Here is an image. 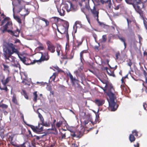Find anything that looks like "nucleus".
Here are the masks:
<instances>
[{
  "label": "nucleus",
  "instance_id": "1",
  "mask_svg": "<svg viewBox=\"0 0 147 147\" xmlns=\"http://www.w3.org/2000/svg\"><path fill=\"white\" fill-rule=\"evenodd\" d=\"M5 47L4 49L3 56L6 63H9L10 62L15 63L16 60V58L12 56L14 53L18 54L19 52L17 49L15 48V46L13 43L8 42L4 44Z\"/></svg>",
  "mask_w": 147,
  "mask_h": 147
},
{
  "label": "nucleus",
  "instance_id": "2",
  "mask_svg": "<svg viewBox=\"0 0 147 147\" xmlns=\"http://www.w3.org/2000/svg\"><path fill=\"white\" fill-rule=\"evenodd\" d=\"M106 88L105 89L102 88L106 93L107 95L109 96L110 100L109 101V109L112 111H115L118 107L117 105L115 102V100L116 99V96L114 94L115 90L113 86L112 85L107 86L106 84L105 86Z\"/></svg>",
  "mask_w": 147,
  "mask_h": 147
},
{
  "label": "nucleus",
  "instance_id": "3",
  "mask_svg": "<svg viewBox=\"0 0 147 147\" xmlns=\"http://www.w3.org/2000/svg\"><path fill=\"white\" fill-rule=\"evenodd\" d=\"M13 6V12L16 11L17 13H20L23 8L25 9V2L22 0H11Z\"/></svg>",
  "mask_w": 147,
  "mask_h": 147
},
{
  "label": "nucleus",
  "instance_id": "4",
  "mask_svg": "<svg viewBox=\"0 0 147 147\" xmlns=\"http://www.w3.org/2000/svg\"><path fill=\"white\" fill-rule=\"evenodd\" d=\"M53 25L56 27V28H55V30H54L55 33V34L56 36H57V35L56 32V29L57 30V31L59 33L62 34H65L66 37L67 39L69 38V35L68 34V29L66 28L63 26H61V31L59 30L58 26L56 24H54V25L53 24L52 26V27L53 28Z\"/></svg>",
  "mask_w": 147,
  "mask_h": 147
},
{
  "label": "nucleus",
  "instance_id": "5",
  "mask_svg": "<svg viewBox=\"0 0 147 147\" xmlns=\"http://www.w3.org/2000/svg\"><path fill=\"white\" fill-rule=\"evenodd\" d=\"M11 79V77L9 76L5 79L4 80H2L1 81L2 84L4 85V87L3 88L0 87V89L1 90H4L5 92H7L8 90L7 87L6 85L10 81Z\"/></svg>",
  "mask_w": 147,
  "mask_h": 147
},
{
  "label": "nucleus",
  "instance_id": "6",
  "mask_svg": "<svg viewBox=\"0 0 147 147\" xmlns=\"http://www.w3.org/2000/svg\"><path fill=\"white\" fill-rule=\"evenodd\" d=\"M26 124L30 127L35 132L38 133L42 131L43 130V127L42 126H40V124H38V126L36 127L28 124L26 123Z\"/></svg>",
  "mask_w": 147,
  "mask_h": 147
},
{
  "label": "nucleus",
  "instance_id": "7",
  "mask_svg": "<svg viewBox=\"0 0 147 147\" xmlns=\"http://www.w3.org/2000/svg\"><path fill=\"white\" fill-rule=\"evenodd\" d=\"M48 50L51 53H54L55 51V46L49 40L46 42Z\"/></svg>",
  "mask_w": 147,
  "mask_h": 147
},
{
  "label": "nucleus",
  "instance_id": "8",
  "mask_svg": "<svg viewBox=\"0 0 147 147\" xmlns=\"http://www.w3.org/2000/svg\"><path fill=\"white\" fill-rule=\"evenodd\" d=\"M40 53L41 54V55L40 59L37 60V62H41L45 61H47L49 59V56L48 52H46L44 53L40 52Z\"/></svg>",
  "mask_w": 147,
  "mask_h": 147
},
{
  "label": "nucleus",
  "instance_id": "9",
  "mask_svg": "<svg viewBox=\"0 0 147 147\" xmlns=\"http://www.w3.org/2000/svg\"><path fill=\"white\" fill-rule=\"evenodd\" d=\"M12 29V24L11 21H8L5 25L3 26V32H8L9 30H11Z\"/></svg>",
  "mask_w": 147,
  "mask_h": 147
},
{
  "label": "nucleus",
  "instance_id": "10",
  "mask_svg": "<svg viewBox=\"0 0 147 147\" xmlns=\"http://www.w3.org/2000/svg\"><path fill=\"white\" fill-rule=\"evenodd\" d=\"M90 11L94 17L95 18H96L97 21L98 22L99 20L98 11L96 10V7L94 6L93 7V9H90Z\"/></svg>",
  "mask_w": 147,
  "mask_h": 147
},
{
  "label": "nucleus",
  "instance_id": "11",
  "mask_svg": "<svg viewBox=\"0 0 147 147\" xmlns=\"http://www.w3.org/2000/svg\"><path fill=\"white\" fill-rule=\"evenodd\" d=\"M67 76H69L70 79L71 83L73 85H75V82L78 81V79H76L75 78H74L70 72H69L67 74Z\"/></svg>",
  "mask_w": 147,
  "mask_h": 147
},
{
  "label": "nucleus",
  "instance_id": "12",
  "mask_svg": "<svg viewBox=\"0 0 147 147\" xmlns=\"http://www.w3.org/2000/svg\"><path fill=\"white\" fill-rule=\"evenodd\" d=\"M82 44V42H79L78 40H74L73 43V49L76 50L77 48H79V46Z\"/></svg>",
  "mask_w": 147,
  "mask_h": 147
},
{
  "label": "nucleus",
  "instance_id": "13",
  "mask_svg": "<svg viewBox=\"0 0 147 147\" xmlns=\"http://www.w3.org/2000/svg\"><path fill=\"white\" fill-rule=\"evenodd\" d=\"M105 102V100L102 99H96L95 100V104L99 107L102 105Z\"/></svg>",
  "mask_w": 147,
  "mask_h": 147
},
{
  "label": "nucleus",
  "instance_id": "14",
  "mask_svg": "<svg viewBox=\"0 0 147 147\" xmlns=\"http://www.w3.org/2000/svg\"><path fill=\"white\" fill-rule=\"evenodd\" d=\"M20 30L18 29H17L16 30L14 31L12 30H9L8 32L10 33L13 36H14L16 37H18L19 36Z\"/></svg>",
  "mask_w": 147,
  "mask_h": 147
},
{
  "label": "nucleus",
  "instance_id": "15",
  "mask_svg": "<svg viewBox=\"0 0 147 147\" xmlns=\"http://www.w3.org/2000/svg\"><path fill=\"white\" fill-rule=\"evenodd\" d=\"M88 53V51L87 50H84L82 51L80 53V59L81 62L83 63L84 61V55L85 53Z\"/></svg>",
  "mask_w": 147,
  "mask_h": 147
},
{
  "label": "nucleus",
  "instance_id": "16",
  "mask_svg": "<svg viewBox=\"0 0 147 147\" xmlns=\"http://www.w3.org/2000/svg\"><path fill=\"white\" fill-rule=\"evenodd\" d=\"M126 2L129 4H133L134 3H135L137 4L140 3L141 2L140 0H134L133 1L131 0H125Z\"/></svg>",
  "mask_w": 147,
  "mask_h": 147
},
{
  "label": "nucleus",
  "instance_id": "17",
  "mask_svg": "<svg viewBox=\"0 0 147 147\" xmlns=\"http://www.w3.org/2000/svg\"><path fill=\"white\" fill-rule=\"evenodd\" d=\"M77 132H76L75 133H74L73 134H72V136L73 137H74L76 136L77 137H80L83 135L84 133V131H83V130H82V131H79L78 132L79 133V134H78L77 135L76 134V133Z\"/></svg>",
  "mask_w": 147,
  "mask_h": 147
},
{
  "label": "nucleus",
  "instance_id": "18",
  "mask_svg": "<svg viewBox=\"0 0 147 147\" xmlns=\"http://www.w3.org/2000/svg\"><path fill=\"white\" fill-rule=\"evenodd\" d=\"M37 61L36 60H34L33 61H32L30 59H29L28 58H27L25 64L26 65H29L30 64H33L36 62H37Z\"/></svg>",
  "mask_w": 147,
  "mask_h": 147
},
{
  "label": "nucleus",
  "instance_id": "19",
  "mask_svg": "<svg viewBox=\"0 0 147 147\" xmlns=\"http://www.w3.org/2000/svg\"><path fill=\"white\" fill-rule=\"evenodd\" d=\"M66 55H67L68 59H71L73 58L74 53L72 51L70 52H67L66 53Z\"/></svg>",
  "mask_w": 147,
  "mask_h": 147
},
{
  "label": "nucleus",
  "instance_id": "20",
  "mask_svg": "<svg viewBox=\"0 0 147 147\" xmlns=\"http://www.w3.org/2000/svg\"><path fill=\"white\" fill-rule=\"evenodd\" d=\"M17 55H18L19 57L20 58V60L22 61L25 64L27 58H26V57L22 55H21V56H20L19 54V53H18V54Z\"/></svg>",
  "mask_w": 147,
  "mask_h": 147
},
{
  "label": "nucleus",
  "instance_id": "21",
  "mask_svg": "<svg viewBox=\"0 0 147 147\" xmlns=\"http://www.w3.org/2000/svg\"><path fill=\"white\" fill-rule=\"evenodd\" d=\"M38 18L45 22L46 24L45 26H48L49 25V22L47 20L41 17H39Z\"/></svg>",
  "mask_w": 147,
  "mask_h": 147
},
{
  "label": "nucleus",
  "instance_id": "22",
  "mask_svg": "<svg viewBox=\"0 0 147 147\" xmlns=\"http://www.w3.org/2000/svg\"><path fill=\"white\" fill-rule=\"evenodd\" d=\"M2 65L3 67V70L7 71L8 73L10 72L9 66L5 64L4 63H3Z\"/></svg>",
  "mask_w": 147,
  "mask_h": 147
},
{
  "label": "nucleus",
  "instance_id": "23",
  "mask_svg": "<svg viewBox=\"0 0 147 147\" xmlns=\"http://www.w3.org/2000/svg\"><path fill=\"white\" fill-rule=\"evenodd\" d=\"M49 34V29L47 28L43 30L42 32V35L44 36H45L48 35Z\"/></svg>",
  "mask_w": 147,
  "mask_h": 147
},
{
  "label": "nucleus",
  "instance_id": "24",
  "mask_svg": "<svg viewBox=\"0 0 147 147\" xmlns=\"http://www.w3.org/2000/svg\"><path fill=\"white\" fill-rule=\"evenodd\" d=\"M56 51L57 53V55L59 56L60 55V52L61 51V46L59 45H57L56 47Z\"/></svg>",
  "mask_w": 147,
  "mask_h": 147
},
{
  "label": "nucleus",
  "instance_id": "25",
  "mask_svg": "<svg viewBox=\"0 0 147 147\" xmlns=\"http://www.w3.org/2000/svg\"><path fill=\"white\" fill-rule=\"evenodd\" d=\"M129 139L130 142H132L135 140L136 138L133 134H131L129 136Z\"/></svg>",
  "mask_w": 147,
  "mask_h": 147
},
{
  "label": "nucleus",
  "instance_id": "26",
  "mask_svg": "<svg viewBox=\"0 0 147 147\" xmlns=\"http://www.w3.org/2000/svg\"><path fill=\"white\" fill-rule=\"evenodd\" d=\"M13 18L14 19L17 21L19 24L22 23L20 17L17 16H15L14 13H13Z\"/></svg>",
  "mask_w": 147,
  "mask_h": 147
},
{
  "label": "nucleus",
  "instance_id": "27",
  "mask_svg": "<svg viewBox=\"0 0 147 147\" xmlns=\"http://www.w3.org/2000/svg\"><path fill=\"white\" fill-rule=\"evenodd\" d=\"M58 12L61 16H63L65 15V11L63 9L58 10Z\"/></svg>",
  "mask_w": 147,
  "mask_h": 147
},
{
  "label": "nucleus",
  "instance_id": "28",
  "mask_svg": "<svg viewBox=\"0 0 147 147\" xmlns=\"http://www.w3.org/2000/svg\"><path fill=\"white\" fill-rule=\"evenodd\" d=\"M14 64H12V65L15 67H18L19 68H20V64L19 63L18 61H16Z\"/></svg>",
  "mask_w": 147,
  "mask_h": 147
},
{
  "label": "nucleus",
  "instance_id": "29",
  "mask_svg": "<svg viewBox=\"0 0 147 147\" xmlns=\"http://www.w3.org/2000/svg\"><path fill=\"white\" fill-rule=\"evenodd\" d=\"M14 136V135L11 134V135H9L8 136V139L10 142L11 144V143H13V142H12L13 137Z\"/></svg>",
  "mask_w": 147,
  "mask_h": 147
},
{
  "label": "nucleus",
  "instance_id": "30",
  "mask_svg": "<svg viewBox=\"0 0 147 147\" xmlns=\"http://www.w3.org/2000/svg\"><path fill=\"white\" fill-rule=\"evenodd\" d=\"M107 73L110 76H111L113 77H115V75L114 74L113 71H111L110 69L107 70Z\"/></svg>",
  "mask_w": 147,
  "mask_h": 147
},
{
  "label": "nucleus",
  "instance_id": "31",
  "mask_svg": "<svg viewBox=\"0 0 147 147\" xmlns=\"http://www.w3.org/2000/svg\"><path fill=\"white\" fill-rule=\"evenodd\" d=\"M63 123V121L61 120H60L57 123L55 126L57 128H59L62 125Z\"/></svg>",
  "mask_w": 147,
  "mask_h": 147
},
{
  "label": "nucleus",
  "instance_id": "32",
  "mask_svg": "<svg viewBox=\"0 0 147 147\" xmlns=\"http://www.w3.org/2000/svg\"><path fill=\"white\" fill-rule=\"evenodd\" d=\"M57 75V74L56 73H54L53 74V75L50 78V79L51 80V81H54Z\"/></svg>",
  "mask_w": 147,
  "mask_h": 147
},
{
  "label": "nucleus",
  "instance_id": "33",
  "mask_svg": "<svg viewBox=\"0 0 147 147\" xmlns=\"http://www.w3.org/2000/svg\"><path fill=\"white\" fill-rule=\"evenodd\" d=\"M119 39L124 43L125 48H126V44L125 43V39L124 37H119Z\"/></svg>",
  "mask_w": 147,
  "mask_h": 147
},
{
  "label": "nucleus",
  "instance_id": "34",
  "mask_svg": "<svg viewBox=\"0 0 147 147\" xmlns=\"http://www.w3.org/2000/svg\"><path fill=\"white\" fill-rule=\"evenodd\" d=\"M22 83L25 85L29 86L30 85V83L28 82L26 79H24L22 82Z\"/></svg>",
  "mask_w": 147,
  "mask_h": 147
},
{
  "label": "nucleus",
  "instance_id": "35",
  "mask_svg": "<svg viewBox=\"0 0 147 147\" xmlns=\"http://www.w3.org/2000/svg\"><path fill=\"white\" fill-rule=\"evenodd\" d=\"M33 94H34V98L33 99V101L35 102H36V101H37V96H38V95H37V92H35L34 93H33Z\"/></svg>",
  "mask_w": 147,
  "mask_h": 147
},
{
  "label": "nucleus",
  "instance_id": "36",
  "mask_svg": "<svg viewBox=\"0 0 147 147\" xmlns=\"http://www.w3.org/2000/svg\"><path fill=\"white\" fill-rule=\"evenodd\" d=\"M0 136L1 138L3 139L4 137V130L3 129L0 130Z\"/></svg>",
  "mask_w": 147,
  "mask_h": 147
},
{
  "label": "nucleus",
  "instance_id": "37",
  "mask_svg": "<svg viewBox=\"0 0 147 147\" xmlns=\"http://www.w3.org/2000/svg\"><path fill=\"white\" fill-rule=\"evenodd\" d=\"M12 101L15 104H18V102L15 96L13 95L12 97Z\"/></svg>",
  "mask_w": 147,
  "mask_h": 147
},
{
  "label": "nucleus",
  "instance_id": "38",
  "mask_svg": "<svg viewBox=\"0 0 147 147\" xmlns=\"http://www.w3.org/2000/svg\"><path fill=\"white\" fill-rule=\"evenodd\" d=\"M62 26H63L67 29H68L69 26V23L67 22H65Z\"/></svg>",
  "mask_w": 147,
  "mask_h": 147
},
{
  "label": "nucleus",
  "instance_id": "39",
  "mask_svg": "<svg viewBox=\"0 0 147 147\" xmlns=\"http://www.w3.org/2000/svg\"><path fill=\"white\" fill-rule=\"evenodd\" d=\"M135 9L137 12L139 14H140L142 13V11L140 7L138 5L137 6V7Z\"/></svg>",
  "mask_w": 147,
  "mask_h": 147
},
{
  "label": "nucleus",
  "instance_id": "40",
  "mask_svg": "<svg viewBox=\"0 0 147 147\" xmlns=\"http://www.w3.org/2000/svg\"><path fill=\"white\" fill-rule=\"evenodd\" d=\"M132 134H134V136H138V132L136 130H134L132 131Z\"/></svg>",
  "mask_w": 147,
  "mask_h": 147
},
{
  "label": "nucleus",
  "instance_id": "41",
  "mask_svg": "<svg viewBox=\"0 0 147 147\" xmlns=\"http://www.w3.org/2000/svg\"><path fill=\"white\" fill-rule=\"evenodd\" d=\"M41 125H42V126H45L46 127H49L50 126V123L49 122H44Z\"/></svg>",
  "mask_w": 147,
  "mask_h": 147
},
{
  "label": "nucleus",
  "instance_id": "42",
  "mask_svg": "<svg viewBox=\"0 0 147 147\" xmlns=\"http://www.w3.org/2000/svg\"><path fill=\"white\" fill-rule=\"evenodd\" d=\"M23 94L24 95V97L27 99H28V96L26 92L25 91L23 90Z\"/></svg>",
  "mask_w": 147,
  "mask_h": 147
},
{
  "label": "nucleus",
  "instance_id": "43",
  "mask_svg": "<svg viewBox=\"0 0 147 147\" xmlns=\"http://www.w3.org/2000/svg\"><path fill=\"white\" fill-rule=\"evenodd\" d=\"M36 28H37L38 30L41 29L43 28L42 26H40L38 24H37L36 26Z\"/></svg>",
  "mask_w": 147,
  "mask_h": 147
},
{
  "label": "nucleus",
  "instance_id": "44",
  "mask_svg": "<svg viewBox=\"0 0 147 147\" xmlns=\"http://www.w3.org/2000/svg\"><path fill=\"white\" fill-rule=\"evenodd\" d=\"M102 41L103 42H105L107 40L106 35H103L102 36Z\"/></svg>",
  "mask_w": 147,
  "mask_h": 147
},
{
  "label": "nucleus",
  "instance_id": "45",
  "mask_svg": "<svg viewBox=\"0 0 147 147\" xmlns=\"http://www.w3.org/2000/svg\"><path fill=\"white\" fill-rule=\"evenodd\" d=\"M54 68L59 72H63V71L60 69L58 66H56Z\"/></svg>",
  "mask_w": 147,
  "mask_h": 147
},
{
  "label": "nucleus",
  "instance_id": "46",
  "mask_svg": "<svg viewBox=\"0 0 147 147\" xmlns=\"http://www.w3.org/2000/svg\"><path fill=\"white\" fill-rule=\"evenodd\" d=\"M40 44L41 46L38 47V48L40 50H43L44 49V47L43 46V45L41 43H40Z\"/></svg>",
  "mask_w": 147,
  "mask_h": 147
},
{
  "label": "nucleus",
  "instance_id": "47",
  "mask_svg": "<svg viewBox=\"0 0 147 147\" xmlns=\"http://www.w3.org/2000/svg\"><path fill=\"white\" fill-rule=\"evenodd\" d=\"M143 106L144 109L147 111V104L145 102L143 103Z\"/></svg>",
  "mask_w": 147,
  "mask_h": 147
},
{
  "label": "nucleus",
  "instance_id": "48",
  "mask_svg": "<svg viewBox=\"0 0 147 147\" xmlns=\"http://www.w3.org/2000/svg\"><path fill=\"white\" fill-rule=\"evenodd\" d=\"M89 121H90L88 119H86L84 120L83 122V123L85 125L87 124Z\"/></svg>",
  "mask_w": 147,
  "mask_h": 147
},
{
  "label": "nucleus",
  "instance_id": "49",
  "mask_svg": "<svg viewBox=\"0 0 147 147\" xmlns=\"http://www.w3.org/2000/svg\"><path fill=\"white\" fill-rule=\"evenodd\" d=\"M61 139L62 140L63 139H65L66 135L65 134H63L62 133H61Z\"/></svg>",
  "mask_w": 147,
  "mask_h": 147
},
{
  "label": "nucleus",
  "instance_id": "50",
  "mask_svg": "<svg viewBox=\"0 0 147 147\" xmlns=\"http://www.w3.org/2000/svg\"><path fill=\"white\" fill-rule=\"evenodd\" d=\"M8 107V106L5 104H2V108L3 109H6Z\"/></svg>",
  "mask_w": 147,
  "mask_h": 147
},
{
  "label": "nucleus",
  "instance_id": "51",
  "mask_svg": "<svg viewBox=\"0 0 147 147\" xmlns=\"http://www.w3.org/2000/svg\"><path fill=\"white\" fill-rule=\"evenodd\" d=\"M40 123H39L38 124H40V125L42 123H43L44 122V119L43 117H41V118H40Z\"/></svg>",
  "mask_w": 147,
  "mask_h": 147
},
{
  "label": "nucleus",
  "instance_id": "52",
  "mask_svg": "<svg viewBox=\"0 0 147 147\" xmlns=\"http://www.w3.org/2000/svg\"><path fill=\"white\" fill-rule=\"evenodd\" d=\"M121 82L122 83V85H121V88H123L124 86V84H125V83L124 82V80L123 79V78L121 80Z\"/></svg>",
  "mask_w": 147,
  "mask_h": 147
},
{
  "label": "nucleus",
  "instance_id": "53",
  "mask_svg": "<svg viewBox=\"0 0 147 147\" xmlns=\"http://www.w3.org/2000/svg\"><path fill=\"white\" fill-rule=\"evenodd\" d=\"M127 65L128 66H129L130 67H131V65L132 64V63L130 59H129L128 61V62L127 63Z\"/></svg>",
  "mask_w": 147,
  "mask_h": 147
},
{
  "label": "nucleus",
  "instance_id": "54",
  "mask_svg": "<svg viewBox=\"0 0 147 147\" xmlns=\"http://www.w3.org/2000/svg\"><path fill=\"white\" fill-rule=\"evenodd\" d=\"M52 129H51L53 130H56V129L55 128V123H53L52 124Z\"/></svg>",
  "mask_w": 147,
  "mask_h": 147
},
{
  "label": "nucleus",
  "instance_id": "55",
  "mask_svg": "<svg viewBox=\"0 0 147 147\" xmlns=\"http://www.w3.org/2000/svg\"><path fill=\"white\" fill-rule=\"evenodd\" d=\"M94 4L97 3L98 4L100 1L99 0H92Z\"/></svg>",
  "mask_w": 147,
  "mask_h": 147
},
{
  "label": "nucleus",
  "instance_id": "56",
  "mask_svg": "<svg viewBox=\"0 0 147 147\" xmlns=\"http://www.w3.org/2000/svg\"><path fill=\"white\" fill-rule=\"evenodd\" d=\"M98 22L99 25H100L101 26L104 27L105 26V25L103 23L99 21Z\"/></svg>",
  "mask_w": 147,
  "mask_h": 147
},
{
  "label": "nucleus",
  "instance_id": "57",
  "mask_svg": "<svg viewBox=\"0 0 147 147\" xmlns=\"http://www.w3.org/2000/svg\"><path fill=\"white\" fill-rule=\"evenodd\" d=\"M134 147H139L140 144L138 142H137L136 144H134Z\"/></svg>",
  "mask_w": 147,
  "mask_h": 147
},
{
  "label": "nucleus",
  "instance_id": "58",
  "mask_svg": "<svg viewBox=\"0 0 147 147\" xmlns=\"http://www.w3.org/2000/svg\"><path fill=\"white\" fill-rule=\"evenodd\" d=\"M11 144L12 146H13L15 147H20V145H18V144H13L11 143Z\"/></svg>",
  "mask_w": 147,
  "mask_h": 147
},
{
  "label": "nucleus",
  "instance_id": "59",
  "mask_svg": "<svg viewBox=\"0 0 147 147\" xmlns=\"http://www.w3.org/2000/svg\"><path fill=\"white\" fill-rule=\"evenodd\" d=\"M63 59H68L66 54L63 57Z\"/></svg>",
  "mask_w": 147,
  "mask_h": 147
},
{
  "label": "nucleus",
  "instance_id": "60",
  "mask_svg": "<svg viewBox=\"0 0 147 147\" xmlns=\"http://www.w3.org/2000/svg\"><path fill=\"white\" fill-rule=\"evenodd\" d=\"M26 142H24L23 144H20V147H26V146L25 145Z\"/></svg>",
  "mask_w": 147,
  "mask_h": 147
},
{
  "label": "nucleus",
  "instance_id": "61",
  "mask_svg": "<svg viewBox=\"0 0 147 147\" xmlns=\"http://www.w3.org/2000/svg\"><path fill=\"white\" fill-rule=\"evenodd\" d=\"M144 25L146 26H147V19H146L144 20Z\"/></svg>",
  "mask_w": 147,
  "mask_h": 147
},
{
  "label": "nucleus",
  "instance_id": "62",
  "mask_svg": "<svg viewBox=\"0 0 147 147\" xmlns=\"http://www.w3.org/2000/svg\"><path fill=\"white\" fill-rule=\"evenodd\" d=\"M120 55V53H117L116 54V59H118V56Z\"/></svg>",
  "mask_w": 147,
  "mask_h": 147
},
{
  "label": "nucleus",
  "instance_id": "63",
  "mask_svg": "<svg viewBox=\"0 0 147 147\" xmlns=\"http://www.w3.org/2000/svg\"><path fill=\"white\" fill-rule=\"evenodd\" d=\"M99 117V115L98 113H97L96 114V119H98Z\"/></svg>",
  "mask_w": 147,
  "mask_h": 147
},
{
  "label": "nucleus",
  "instance_id": "64",
  "mask_svg": "<svg viewBox=\"0 0 147 147\" xmlns=\"http://www.w3.org/2000/svg\"><path fill=\"white\" fill-rule=\"evenodd\" d=\"M52 18H53L55 20L57 19V21H58V20L59 19V18L55 17H52Z\"/></svg>",
  "mask_w": 147,
  "mask_h": 147
}]
</instances>
